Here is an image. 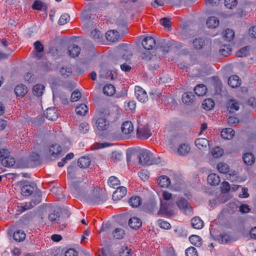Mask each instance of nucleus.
<instances>
[{
  "label": "nucleus",
  "instance_id": "1",
  "mask_svg": "<svg viewBox=\"0 0 256 256\" xmlns=\"http://www.w3.org/2000/svg\"><path fill=\"white\" fill-rule=\"evenodd\" d=\"M110 112L106 108L99 111L95 116V126L98 133L106 131L109 128Z\"/></svg>",
  "mask_w": 256,
  "mask_h": 256
},
{
  "label": "nucleus",
  "instance_id": "2",
  "mask_svg": "<svg viewBox=\"0 0 256 256\" xmlns=\"http://www.w3.org/2000/svg\"><path fill=\"white\" fill-rule=\"evenodd\" d=\"M138 162L142 165L150 166L160 162V158L154 157L153 154L149 150H142L138 156Z\"/></svg>",
  "mask_w": 256,
  "mask_h": 256
},
{
  "label": "nucleus",
  "instance_id": "3",
  "mask_svg": "<svg viewBox=\"0 0 256 256\" xmlns=\"http://www.w3.org/2000/svg\"><path fill=\"white\" fill-rule=\"evenodd\" d=\"M0 163L5 167H12L15 164L14 158L8 148H0Z\"/></svg>",
  "mask_w": 256,
  "mask_h": 256
},
{
  "label": "nucleus",
  "instance_id": "4",
  "mask_svg": "<svg viewBox=\"0 0 256 256\" xmlns=\"http://www.w3.org/2000/svg\"><path fill=\"white\" fill-rule=\"evenodd\" d=\"M86 200L90 204H100L106 201V198L102 192L94 190L92 193L88 196Z\"/></svg>",
  "mask_w": 256,
  "mask_h": 256
},
{
  "label": "nucleus",
  "instance_id": "5",
  "mask_svg": "<svg viewBox=\"0 0 256 256\" xmlns=\"http://www.w3.org/2000/svg\"><path fill=\"white\" fill-rule=\"evenodd\" d=\"M175 204L174 202H161L158 214L166 216H171L174 214Z\"/></svg>",
  "mask_w": 256,
  "mask_h": 256
},
{
  "label": "nucleus",
  "instance_id": "6",
  "mask_svg": "<svg viewBox=\"0 0 256 256\" xmlns=\"http://www.w3.org/2000/svg\"><path fill=\"white\" fill-rule=\"evenodd\" d=\"M48 152L50 158L52 160H55L62 156V148L58 144H52L49 147Z\"/></svg>",
  "mask_w": 256,
  "mask_h": 256
},
{
  "label": "nucleus",
  "instance_id": "7",
  "mask_svg": "<svg viewBox=\"0 0 256 256\" xmlns=\"http://www.w3.org/2000/svg\"><path fill=\"white\" fill-rule=\"evenodd\" d=\"M178 207L186 215H191L192 214V208L188 202L184 198H181L176 202Z\"/></svg>",
  "mask_w": 256,
  "mask_h": 256
},
{
  "label": "nucleus",
  "instance_id": "8",
  "mask_svg": "<svg viewBox=\"0 0 256 256\" xmlns=\"http://www.w3.org/2000/svg\"><path fill=\"white\" fill-rule=\"evenodd\" d=\"M134 94L136 99L140 102L144 103L148 100L146 92L142 87L136 86L134 88Z\"/></svg>",
  "mask_w": 256,
  "mask_h": 256
},
{
  "label": "nucleus",
  "instance_id": "9",
  "mask_svg": "<svg viewBox=\"0 0 256 256\" xmlns=\"http://www.w3.org/2000/svg\"><path fill=\"white\" fill-rule=\"evenodd\" d=\"M152 134L148 126H138L137 128V136L141 140H146Z\"/></svg>",
  "mask_w": 256,
  "mask_h": 256
},
{
  "label": "nucleus",
  "instance_id": "10",
  "mask_svg": "<svg viewBox=\"0 0 256 256\" xmlns=\"http://www.w3.org/2000/svg\"><path fill=\"white\" fill-rule=\"evenodd\" d=\"M142 44V47L146 50H152L156 46L155 39L151 36L145 37Z\"/></svg>",
  "mask_w": 256,
  "mask_h": 256
},
{
  "label": "nucleus",
  "instance_id": "11",
  "mask_svg": "<svg viewBox=\"0 0 256 256\" xmlns=\"http://www.w3.org/2000/svg\"><path fill=\"white\" fill-rule=\"evenodd\" d=\"M127 193V189L124 186H120L117 188L116 190L112 194V199L114 200H118L124 198Z\"/></svg>",
  "mask_w": 256,
  "mask_h": 256
},
{
  "label": "nucleus",
  "instance_id": "12",
  "mask_svg": "<svg viewBox=\"0 0 256 256\" xmlns=\"http://www.w3.org/2000/svg\"><path fill=\"white\" fill-rule=\"evenodd\" d=\"M46 118L50 120H54L58 118L56 109L54 107L48 108L44 114Z\"/></svg>",
  "mask_w": 256,
  "mask_h": 256
},
{
  "label": "nucleus",
  "instance_id": "13",
  "mask_svg": "<svg viewBox=\"0 0 256 256\" xmlns=\"http://www.w3.org/2000/svg\"><path fill=\"white\" fill-rule=\"evenodd\" d=\"M81 182L80 181H72L70 183V188L71 192L76 196L80 194L81 186L80 184Z\"/></svg>",
  "mask_w": 256,
  "mask_h": 256
},
{
  "label": "nucleus",
  "instance_id": "14",
  "mask_svg": "<svg viewBox=\"0 0 256 256\" xmlns=\"http://www.w3.org/2000/svg\"><path fill=\"white\" fill-rule=\"evenodd\" d=\"M128 224L131 228L137 230L142 226V222L138 218L133 216L128 220Z\"/></svg>",
  "mask_w": 256,
  "mask_h": 256
},
{
  "label": "nucleus",
  "instance_id": "15",
  "mask_svg": "<svg viewBox=\"0 0 256 256\" xmlns=\"http://www.w3.org/2000/svg\"><path fill=\"white\" fill-rule=\"evenodd\" d=\"M34 184H24L21 188V194L24 196H30L34 190Z\"/></svg>",
  "mask_w": 256,
  "mask_h": 256
},
{
  "label": "nucleus",
  "instance_id": "16",
  "mask_svg": "<svg viewBox=\"0 0 256 256\" xmlns=\"http://www.w3.org/2000/svg\"><path fill=\"white\" fill-rule=\"evenodd\" d=\"M122 131L125 134H128L133 132L134 130L132 123L130 121L124 122L121 126Z\"/></svg>",
  "mask_w": 256,
  "mask_h": 256
},
{
  "label": "nucleus",
  "instance_id": "17",
  "mask_svg": "<svg viewBox=\"0 0 256 256\" xmlns=\"http://www.w3.org/2000/svg\"><path fill=\"white\" fill-rule=\"evenodd\" d=\"M34 208V204L30 202L21 203L17 206V212L18 214H22L26 210H30Z\"/></svg>",
  "mask_w": 256,
  "mask_h": 256
},
{
  "label": "nucleus",
  "instance_id": "18",
  "mask_svg": "<svg viewBox=\"0 0 256 256\" xmlns=\"http://www.w3.org/2000/svg\"><path fill=\"white\" fill-rule=\"evenodd\" d=\"M228 83L232 88L238 87L241 84V80L236 75L232 76L229 77Z\"/></svg>",
  "mask_w": 256,
  "mask_h": 256
},
{
  "label": "nucleus",
  "instance_id": "19",
  "mask_svg": "<svg viewBox=\"0 0 256 256\" xmlns=\"http://www.w3.org/2000/svg\"><path fill=\"white\" fill-rule=\"evenodd\" d=\"M14 92L17 96L24 97L28 92V88L23 84H18L14 88Z\"/></svg>",
  "mask_w": 256,
  "mask_h": 256
},
{
  "label": "nucleus",
  "instance_id": "20",
  "mask_svg": "<svg viewBox=\"0 0 256 256\" xmlns=\"http://www.w3.org/2000/svg\"><path fill=\"white\" fill-rule=\"evenodd\" d=\"M106 40L110 42H114L118 40L119 34L118 32L114 30H108L106 33Z\"/></svg>",
  "mask_w": 256,
  "mask_h": 256
},
{
  "label": "nucleus",
  "instance_id": "21",
  "mask_svg": "<svg viewBox=\"0 0 256 256\" xmlns=\"http://www.w3.org/2000/svg\"><path fill=\"white\" fill-rule=\"evenodd\" d=\"M221 136L226 140H231L234 136V131L232 128H226L221 131Z\"/></svg>",
  "mask_w": 256,
  "mask_h": 256
},
{
  "label": "nucleus",
  "instance_id": "22",
  "mask_svg": "<svg viewBox=\"0 0 256 256\" xmlns=\"http://www.w3.org/2000/svg\"><path fill=\"white\" fill-rule=\"evenodd\" d=\"M191 224L195 229H202L204 226V222L198 216H195L191 220Z\"/></svg>",
  "mask_w": 256,
  "mask_h": 256
},
{
  "label": "nucleus",
  "instance_id": "23",
  "mask_svg": "<svg viewBox=\"0 0 256 256\" xmlns=\"http://www.w3.org/2000/svg\"><path fill=\"white\" fill-rule=\"evenodd\" d=\"M190 150V146L186 144H180L177 149V152L180 156H185L188 154Z\"/></svg>",
  "mask_w": 256,
  "mask_h": 256
},
{
  "label": "nucleus",
  "instance_id": "24",
  "mask_svg": "<svg viewBox=\"0 0 256 256\" xmlns=\"http://www.w3.org/2000/svg\"><path fill=\"white\" fill-rule=\"evenodd\" d=\"M208 182L211 186H217L220 182L219 176L216 174H210L207 178Z\"/></svg>",
  "mask_w": 256,
  "mask_h": 256
},
{
  "label": "nucleus",
  "instance_id": "25",
  "mask_svg": "<svg viewBox=\"0 0 256 256\" xmlns=\"http://www.w3.org/2000/svg\"><path fill=\"white\" fill-rule=\"evenodd\" d=\"M242 160L244 163L248 166H251L255 162L254 155L251 152H246L244 154Z\"/></svg>",
  "mask_w": 256,
  "mask_h": 256
},
{
  "label": "nucleus",
  "instance_id": "26",
  "mask_svg": "<svg viewBox=\"0 0 256 256\" xmlns=\"http://www.w3.org/2000/svg\"><path fill=\"white\" fill-rule=\"evenodd\" d=\"M195 96L192 92H186L183 94L182 100L186 104H192L194 100Z\"/></svg>",
  "mask_w": 256,
  "mask_h": 256
},
{
  "label": "nucleus",
  "instance_id": "27",
  "mask_svg": "<svg viewBox=\"0 0 256 256\" xmlns=\"http://www.w3.org/2000/svg\"><path fill=\"white\" fill-rule=\"evenodd\" d=\"M228 110L230 112H234L239 109V104L238 102L234 100H230L228 101L227 104Z\"/></svg>",
  "mask_w": 256,
  "mask_h": 256
},
{
  "label": "nucleus",
  "instance_id": "28",
  "mask_svg": "<svg viewBox=\"0 0 256 256\" xmlns=\"http://www.w3.org/2000/svg\"><path fill=\"white\" fill-rule=\"evenodd\" d=\"M172 46V42L166 40H160L157 45V48H160L163 52H168L170 48Z\"/></svg>",
  "mask_w": 256,
  "mask_h": 256
},
{
  "label": "nucleus",
  "instance_id": "29",
  "mask_svg": "<svg viewBox=\"0 0 256 256\" xmlns=\"http://www.w3.org/2000/svg\"><path fill=\"white\" fill-rule=\"evenodd\" d=\"M194 92L196 95L198 96H204L207 92V88L204 84H199L195 86Z\"/></svg>",
  "mask_w": 256,
  "mask_h": 256
},
{
  "label": "nucleus",
  "instance_id": "30",
  "mask_svg": "<svg viewBox=\"0 0 256 256\" xmlns=\"http://www.w3.org/2000/svg\"><path fill=\"white\" fill-rule=\"evenodd\" d=\"M80 48L76 44H72L68 47L69 55L72 58L78 56L80 52Z\"/></svg>",
  "mask_w": 256,
  "mask_h": 256
},
{
  "label": "nucleus",
  "instance_id": "31",
  "mask_svg": "<svg viewBox=\"0 0 256 256\" xmlns=\"http://www.w3.org/2000/svg\"><path fill=\"white\" fill-rule=\"evenodd\" d=\"M219 20L216 16L209 17L206 22V24L208 28H214L219 25Z\"/></svg>",
  "mask_w": 256,
  "mask_h": 256
},
{
  "label": "nucleus",
  "instance_id": "32",
  "mask_svg": "<svg viewBox=\"0 0 256 256\" xmlns=\"http://www.w3.org/2000/svg\"><path fill=\"white\" fill-rule=\"evenodd\" d=\"M91 164V160L88 156H82L80 158L78 162V166L81 168H86Z\"/></svg>",
  "mask_w": 256,
  "mask_h": 256
},
{
  "label": "nucleus",
  "instance_id": "33",
  "mask_svg": "<svg viewBox=\"0 0 256 256\" xmlns=\"http://www.w3.org/2000/svg\"><path fill=\"white\" fill-rule=\"evenodd\" d=\"M103 93L106 96H112L116 92V88L112 84H107L103 88Z\"/></svg>",
  "mask_w": 256,
  "mask_h": 256
},
{
  "label": "nucleus",
  "instance_id": "34",
  "mask_svg": "<svg viewBox=\"0 0 256 256\" xmlns=\"http://www.w3.org/2000/svg\"><path fill=\"white\" fill-rule=\"evenodd\" d=\"M101 72L105 73V74L104 75L103 74H100V76L102 78H105L108 80H114L116 78L117 74L116 72L114 70H102Z\"/></svg>",
  "mask_w": 256,
  "mask_h": 256
},
{
  "label": "nucleus",
  "instance_id": "35",
  "mask_svg": "<svg viewBox=\"0 0 256 256\" xmlns=\"http://www.w3.org/2000/svg\"><path fill=\"white\" fill-rule=\"evenodd\" d=\"M44 88L45 87L43 84H38L33 86V94L38 97L41 96L44 94Z\"/></svg>",
  "mask_w": 256,
  "mask_h": 256
},
{
  "label": "nucleus",
  "instance_id": "36",
  "mask_svg": "<svg viewBox=\"0 0 256 256\" xmlns=\"http://www.w3.org/2000/svg\"><path fill=\"white\" fill-rule=\"evenodd\" d=\"M112 234L115 239L121 240L124 238L126 233L123 228H117L112 231Z\"/></svg>",
  "mask_w": 256,
  "mask_h": 256
},
{
  "label": "nucleus",
  "instance_id": "37",
  "mask_svg": "<svg viewBox=\"0 0 256 256\" xmlns=\"http://www.w3.org/2000/svg\"><path fill=\"white\" fill-rule=\"evenodd\" d=\"M158 182L160 186L162 188H167L170 184V178L166 176H161L158 178Z\"/></svg>",
  "mask_w": 256,
  "mask_h": 256
},
{
  "label": "nucleus",
  "instance_id": "38",
  "mask_svg": "<svg viewBox=\"0 0 256 256\" xmlns=\"http://www.w3.org/2000/svg\"><path fill=\"white\" fill-rule=\"evenodd\" d=\"M196 146L200 150H203L208 145V140L205 138H198L195 140Z\"/></svg>",
  "mask_w": 256,
  "mask_h": 256
},
{
  "label": "nucleus",
  "instance_id": "39",
  "mask_svg": "<svg viewBox=\"0 0 256 256\" xmlns=\"http://www.w3.org/2000/svg\"><path fill=\"white\" fill-rule=\"evenodd\" d=\"M189 240L192 244L200 247L202 244V238L198 235L192 234L189 237Z\"/></svg>",
  "mask_w": 256,
  "mask_h": 256
},
{
  "label": "nucleus",
  "instance_id": "40",
  "mask_svg": "<svg viewBox=\"0 0 256 256\" xmlns=\"http://www.w3.org/2000/svg\"><path fill=\"white\" fill-rule=\"evenodd\" d=\"M194 48L196 50H201L205 44V40L202 38H196L192 42Z\"/></svg>",
  "mask_w": 256,
  "mask_h": 256
},
{
  "label": "nucleus",
  "instance_id": "41",
  "mask_svg": "<svg viewBox=\"0 0 256 256\" xmlns=\"http://www.w3.org/2000/svg\"><path fill=\"white\" fill-rule=\"evenodd\" d=\"M142 202V198L136 196H132L128 200L130 205L133 208H138L141 204Z\"/></svg>",
  "mask_w": 256,
  "mask_h": 256
},
{
  "label": "nucleus",
  "instance_id": "42",
  "mask_svg": "<svg viewBox=\"0 0 256 256\" xmlns=\"http://www.w3.org/2000/svg\"><path fill=\"white\" fill-rule=\"evenodd\" d=\"M219 52L220 55L227 56L232 52L231 46L230 44H223L220 46Z\"/></svg>",
  "mask_w": 256,
  "mask_h": 256
},
{
  "label": "nucleus",
  "instance_id": "43",
  "mask_svg": "<svg viewBox=\"0 0 256 256\" xmlns=\"http://www.w3.org/2000/svg\"><path fill=\"white\" fill-rule=\"evenodd\" d=\"M132 56V54L130 52L125 50L121 57L119 58V62L122 63L123 62H128V64H130V61Z\"/></svg>",
  "mask_w": 256,
  "mask_h": 256
},
{
  "label": "nucleus",
  "instance_id": "44",
  "mask_svg": "<svg viewBox=\"0 0 256 256\" xmlns=\"http://www.w3.org/2000/svg\"><path fill=\"white\" fill-rule=\"evenodd\" d=\"M88 106L86 104H82L76 107V114L82 116L88 112Z\"/></svg>",
  "mask_w": 256,
  "mask_h": 256
},
{
  "label": "nucleus",
  "instance_id": "45",
  "mask_svg": "<svg viewBox=\"0 0 256 256\" xmlns=\"http://www.w3.org/2000/svg\"><path fill=\"white\" fill-rule=\"evenodd\" d=\"M216 168L222 174H226L230 172L229 166L223 162L218 163L217 164Z\"/></svg>",
  "mask_w": 256,
  "mask_h": 256
},
{
  "label": "nucleus",
  "instance_id": "46",
  "mask_svg": "<svg viewBox=\"0 0 256 256\" xmlns=\"http://www.w3.org/2000/svg\"><path fill=\"white\" fill-rule=\"evenodd\" d=\"M14 239L16 242L23 241L26 238V234L22 230H17L13 234Z\"/></svg>",
  "mask_w": 256,
  "mask_h": 256
},
{
  "label": "nucleus",
  "instance_id": "47",
  "mask_svg": "<svg viewBox=\"0 0 256 256\" xmlns=\"http://www.w3.org/2000/svg\"><path fill=\"white\" fill-rule=\"evenodd\" d=\"M214 102L212 98H206L202 103V108L206 110H210L214 108Z\"/></svg>",
  "mask_w": 256,
  "mask_h": 256
},
{
  "label": "nucleus",
  "instance_id": "48",
  "mask_svg": "<svg viewBox=\"0 0 256 256\" xmlns=\"http://www.w3.org/2000/svg\"><path fill=\"white\" fill-rule=\"evenodd\" d=\"M224 40L228 42H230L234 38V32L233 30L228 28L224 32Z\"/></svg>",
  "mask_w": 256,
  "mask_h": 256
},
{
  "label": "nucleus",
  "instance_id": "49",
  "mask_svg": "<svg viewBox=\"0 0 256 256\" xmlns=\"http://www.w3.org/2000/svg\"><path fill=\"white\" fill-rule=\"evenodd\" d=\"M250 48V47L249 46H246L240 49L236 53V56L238 58L246 56L249 54Z\"/></svg>",
  "mask_w": 256,
  "mask_h": 256
},
{
  "label": "nucleus",
  "instance_id": "50",
  "mask_svg": "<svg viewBox=\"0 0 256 256\" xmlns=\"http://www.w3.org/2000/svg\"><path fill=\"white\" fill-rule=\"evenodd\" d=\"M108 184L110 186L115 188L120 184V181L116 177L111 176L108 180Z\"/></svg>",
  "mask_w": 256,
  "mask_h": 256
},
{
  "label": "nucleus",
  "instance_id": "51",
  "mask_svg": "<svg viewBox=\"0 0 256 256\" xmlns=\"http://www.w3.org/2000/svg\"><path fill=\"white\" fill-rule=\"evenodd\" d=\"M58 98L60 100L61 102L64 104H68V100L67 97L62 92H58L53 94V98L56 99Z\"/></svg>",
  "mask_w": 256,
  "mask_h": 256
},
{
  "label": "nucleus",
  "instance_id": "52",
  "mask_svg": "<svg viewBox=\"0 0 256 256\" xmlns=\"http://www.w3.org/2000/svg\"><path fill=\"white\" fill-rule=\"evenodd\" d=\"M160 24L168 30H171L170 18H163L160 20Z\"/></svg>",
  "mask_w": 256,
  "mask_h": 256
},
{
  "label": "nucleus",
  "instance_id": "53",
  "mask_svg": "<svg viewBox=\"0 0 256 256\" xmlns=\"http://www.w3.org/2000/svg\"><path fill=\"white\" fill-rule=\"evenodd\" d=\"M211 152H212V156L214 158H218L220 157L221 156H222V155L224 153V150L221 148H220L219 146H216V147L214 148L212 150Z\"/></svg>",
  "mask_w": 256,
  "mask_h": 256
},
{
  "label": "nucleus",
  "instance_id": "54",
  "mask_svg": "<svg viewBox=\"0 0 256 256\" xmlns=\"http://www.w3.org/2000/svg\"><path fill=\"white\" fill-rule=\"evenodd\" d=\"M41 198L42 194L40 192H38L34 194L32 201L30 202L33 204L34 207L42 202Z\"/></svg>",
  "mask_w": 256,
  "mask_h": 256
},
{
  "label": "nucleus",
  "instance_id": "55",
  "mask_svg": "<svg viewBox=\"0 0 256 256\" xmlns=\"http://www.w3.org/2000/svg\"><path fill=\"white\" fill-rule=\"evenodd\" d=\"M34 10H41L44 7H46V6L40 0H35L32 6Z\"/></svg>",
  "mask_w": 256,
  "mask_h": 256
},
{
  "label": "nucleus",
  "instance_id": "56",
  "mask_svg": "<svg viewBox=\"0 0 256 256\" xmlns=\"http://www.w3.org/2000/svg\"><path fill=\"white\" fill-rule=\"evenodd\" d=\"M186 256H198V251L196 248L193 246H190L185 250Z\"/></svg>",
  "mask_w": 256,
  "mask_h": 256
},
{
  "label": "nucleus",
  "instance_id": "57",
  "mask_svg": "<svg viewBox=\"0 0 256 256\" xmlns=\"http://www.w3.org/2000/svg\"><path fill=\"white\" fill-rule=\"evenodd\" d=\"M61 74L64 76H69L72 74V70L68 66H63L60 70Z\"/></svg>",
  "mask_w": 256,
  "mask_h": 256
},
{
  "label": "nucleus",
  "instance_id": "58",
  "mask_svg": "<svg viewBox=\"0 0 256 256\" xmlns=\"http://www.w3.org/2000/svg\"><path fill=\"white\" fill-rule=\"evenodd\" d=\"M238 4L237 0H224V5L226 8L232 9Z\"/></svg>",
  "mask_w": 256,
  "mask_h": 256
},
{
  "label": "nucleus",
  "instance_id": "59",
  "mask_svg": "<svg viewBox=\"0 0 256 256\" xmlns=\"http://www.w3.org/2000/svg\"><path fill=\"white\" fill-rule=\"evenodd\" d=\"M90 126L86 122H82L79 126L80 131L83 134L86 133L90 130Z\"/></svg>",
  "mask_w": 256,
  "mask_h": 256
},
{
  "label": "nucleus",
  "instance_id": "60",
  "mask_svg": "<svg viewBox=\"0 0 256 256\" xmlns=\"http://www.w3.org/2000/svg\"><path fill=\"white\" fill-rule=\"evenodd\" d=\"M219 242L223 244H228L230 241V236H228L226 234H222L220 235V238H218Z\"/></svg>",
  "mask_w": 256,
  "mask_h": 256
},
{
  "label": "nucleus",
  "instance_id": "61",
  "mask_svg": "<svg viewBox=\"0 0 256 256\" xmlns=\"http://www.w3.org/2000/svg\"><path fill=\"white\" fill-rule=\"evenodd\" d=\"M149 172L146 170H142L138 172V175L142 180H147L149 178Z\"/></svg>",
  "mask_w": 256,
  "mask_h": 256
},
{
  "label": "nucleus",
  "instance_id": "62",
  "mask_svg": "<svg viewBox=\"0 0 256 256\" xmlns=\"http://www.w3.org/2000/svg\"><path fill=\"white\" fill-rule=\"evenodd\" d=\"M34 46L36 52L40 53L44 51V46L40 40L34 42Z\"/></svg>",
  "mask_w": 256,
  "mask_h": 256
},
{
  "label": "nucleus",
  "instance_id": "63",
  "mask_svg": "<svg viewBox=\"0 0 256 256\" xmlns=\"http://www.w3.org/2000/svg\"><path fill=\"white\" fill-rule=\"evenodd\" d=\"M70 20V16L68 14H62L58 22L60 25H64L67 23Z\"/></svg>",
  "mask_w": 256,
  "mask_h": 256
},
{
  "label": "nucleus",
  "instance_id": "64",
  "mask_svg": "<svg viewBox=\"0 0 256 256\" xmlns=\"http://www.w3.org/2000/svg\"><path fill=\"white\" fill-rule=\"evenodd\" d=\"M60 216L58 212L53 211L49 214L48 219L51 222H56L59 220Z\"/></svg>",
  "mask_w": 256,
  "mask_h": 256
}]
</instances>
